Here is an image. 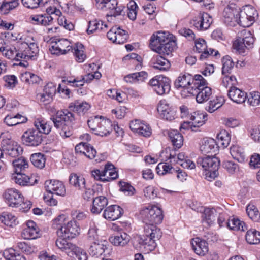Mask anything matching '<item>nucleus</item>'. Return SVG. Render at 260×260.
<instances>
[{
    "instance_id": "obj_37",
    "label": "nucleus",
    "mask_w": 260,
    "mask_h": 260,
    "mask_svg": "<svg viewBox=\"0 0 260 260\" xmlns=\"http://www.w3.org/2000/svg\"><path fill=\"white\" fill-rule=\"evenodd\" d=\"M153 67L154 69L162 71H166L170 67V63L165 57L161 55H157L155 61L153 62Z\"/></svg>"
},
{
    "instance_id": "obj_19",
    "label": "nucleus",
    "mask_w": 260,
    "mask_h": 260,
    "mask_svg": "<svg viewBox=\"0 0 260 260\" xmlns=\"http://www.w3.org/2000/svg\"><path fill=\"white\" fill-rule=\"evenodd\" d=\"M51 120L54 125L57 128H64L66 126H70L74 120V115H53Z\"/></svg>"
},
{
    "instance_id": "obj_63",
    "label": "nucleus",
    "mask_w": 260,
    "mask_h": 260,
    "mask_svg": "<svg viewBox=\"0 0 260 260\" xmlns=\"http://www.w3.org/2000/svg\"><path fill=\"white\" fill-rule=\"evenodd\" d=\"M217 138L223 147H227L231 140L229 133L225 130H222L217 135Z\"/></svg>"
},
{
    "instance_id": "obj_40",
    "label": "nucleus",
    "mask_w": 260,
    "mask_h": 260,
    "mask_svg": "<svg viewBox=\"0 0 260 260\" xmlns=\"http://www.w3.org/2000/svg\"><path fill=\"white\" fill-rule=\"evenodd\" d=\"M176 46V42L171 40L170 38H168V40L164 43L162 47L160 48L157 53L159 54H162L164 56L171 55L172 51Z\"/></svg>"
},
{
    "instance_id": "obj_4",
    "label": "nucleus",
    "mask_w": 260,
    "mask_h": 260,
    "mask_svg": "<svg viewBox=\"0 0 260 260\" xmlns=\"http://www.w3.org/2000/svg\"><path fill=\"white\" fill-rule=\"evenodd\" d=\"M203 77L200 75H196L193 77L189 73L181 74L174 83L175 87L179 89L180 88L186 89L190 94L196 93L193 89L201 84V80Z\"/></svg>"
},
{
    "instance_id": "obj_61",
    "label": "nucleus",
    "mask_w": 260,
    "mask_h": 260,
    "mask_svg": "<svg viewBox=\"0 0 260 260\" xmlns=\"http://www.w3.org/2000/svg\"><path fill=\"white\" fill-rule=\"evenodd\" d=\"M138 7L134 1H130L127 4V16L132 20L136 18Z\"/></svg>"
},
{
    "instance_id": "obj_5",
    "label": "nucleus",
    "mask_w": 260,
    "mask_h": 260,
    "mask_svg": "<svg viewBox=\"0 0 260 260\" xmlns=\"http://www.w3.org/2000/svg\"><path fill=\"white\" fill-rule=\"evenodd\" d=\"M95 5L98 9L107 12V17H116L124 15L125 7L118 5L117 0H95Z\"/></svg>"
},
{
    "instance_id": "obj_44",
    "label": "nucleus",
    "mask_w": 260,
    "mask_h": 260,
    "mask_svg": "<svg viewBox=\"0 0 260 260\" xmlns=\"http://www.w3.org/2000/svg\"><path fill=\"white\" fill-rule=\"evenodd\" d=\"M0 220L6 225L11 227L18 223L17 217L8 212H3L0 216Z\"/></svg>"
},
{
    "instance_id": "obj_2",
    "label": "nucleus",
    "mask_w": 260,
    "mask_h": 260,
    "mask_svg": "<svg viewBox=\"0 0 260 260\" xmlns=\"http://www.w3.org/2000/svg\"><path fill=\"white\" fill-rule=\"evenodd\" d=\"M52 227L56 230L57 236L64 239H72L79 234L80 229L75 221L67 220L63 214L53 221Z\"/></svg>"
},
{
    "instance_id": "obj_41",
    "label": "nucleus",
    "mask_w": 260,
    "mask_h": 260,
    "mask_svg": "<svg viewBox=\"0 0 260 260\" xmlns=\"http://www.w3.org/2000/svg\"><path fill=\"white\" fill-rule=\"evenodd\" d=\"M173 162L179 164L183 168L186 169H192L196 167L194 162L185 158V154L183 152L179 153L177 155V160L174 159Z\"/></svg>"
},
{
    "instance_id": "obj_16",
    "label": "nucleus",
    "mask_w": 260,
    "mask_h": 260,
    "mask_svg": "<svg viewBox=\"0 0 260 260\" xmlns=\"http://www.w3.org/2000/svg\"><path fill=\"white\" fill-rule=\"evenodd\" d=\"M212 22V18L207 13H200L193 19V25L199 30H204L208 29Z\"/></svg>"
},
{
    "instance_id": "obj_58",
    "label": "nucleus",
    "mask_w": 260,
    "mask_h": 260,
    "mask_svg": "<svg viewBox=\"0 0 260 260\" xmlns=\"http://www.w3.org/2000/svg\"><path fill=\"white\" fill-rule=\"evenodd\" d=\"M243 8L252 25L258 18V12L254 7L250 5H246Z\"/></svg>"
},
{
    "instance_id": "obj_12",
    "label": "nucleus",
    "mask_w": 260,
    "mask_h": 260,
    "mask_svg": "<svg viewBox=\"0 0 260 260\" xmlns=\"http://www.w3.org/2000/svg\"><path fill=\"white\" fill-rule=\"evenodd\" d=\"M239 11V7L234 3L229 4L223 12L224 23L229 25H234V22H237Z\"/></svg>"
},
{
    "instance_id": "obj_11",
    "label": "nucleus",
    "mask_w": 260,
    "mask_h": 260,
    "mask_svg": "<svg viewBox=\"0 0 260 260\" xmlns=\"http://www.w3.org/2000/svg\"><path fill=\"white\" fill-rule=\"evenodd\" d=\"M4 196L9 206L12 207H19L23 200V196L21 193L13 188L7 189Z\"/></svg>"
},
{
    "instance_id": "obj_53",
    "label": "nucleus",
    "mask_w": 260,
    "mask_h": 260,
    "mask_svg": "<svg viewBox=\"0 0 260 260\" xmlns=\"http://www.w3.org/2000/svg\"><path fill=\"white\" fill-rule=\"evenodd\" d=\"M30 160L34 166L42 169L45 166L46 159L43 154L39 153L32 154Z\"/></svg>"
},
{
    "instance_id": "obj_13",
    "label": "nucleus",
    "mask_w": 260,
    "mask_h": 260,
    "mask_svg": "<svg viewBox=\"0 0 260 260\" xmlns=\"http://www.w3.org/2000/svg\"><path fill=\"white\" fill-rule=\"evenodd\" d=\"M45 187L47 192L60 196H64L66 193L65 186L62 182L57 180L46 181Z\"/></svg>"
},
{
    "instance_id": "obj_59",
    "label": "nucleus",
    "mask_w": 260,
    "mask_h": 260,
    "mask_svg": "<svg viewBox=\"0 0 260 260\" xmlns=\"http://www.w3.org/2000/svg\"><path fill=\"white\" fill-rule=\"evenodd\" d=\"M208 115H191L190 120L194 127H199L203 125L207 120Z\"/></svg>"
},
{
    "instance_id": "obj_22",
    "label": "nucleus",
    "mask_w": 260,
    "mask_h": 260,
    "mask_svg": "<svg viewBox=\"0 0 260 260\" xmlns=\"http://www.w3.org/2000/svg\"><path fill=\"white\" fill-rule=\"evenodd\" d=\"M192 249L199 255L203 256L208 252V244L204 240L199 237L193 238L191 241Z\"/></svg>"
},
{
    "instance_id": "obj_21",
    "label": "nucleus",
    "mask_w": 260,
    "mask_h": 260,
    "mask_svg": "<svg viewBox=\"0 0 260 260\" xmlns=\"http://www.w3.org/2000/svg\"><path fill=\"white\" fill-rule=\"evenodd\" d=\"M11 179L20 186H31L37 182V179H33L32 176L30 177L22 172L13 174Z\"/></svg>"
},
{
    "instance_id": "obj_26",
    "label": "nucleus",
    "mask_w": 260,
    "mask_h": 260,
    "mask_svg": "<svg viewBox=\"0 0 260 260\" xmlns=\"http://www.w3.org/2000/svg\"><path fill=\"white\" fill-rule=\"evenodd\" d=\"M2 53L3 56L9 59L20 61L22 59L20 49L17 50L14 46L8 45Z\"/></svg>"
},
{
    "instance_id": "obj_30",
    "label": "nucleus",
    "mask_w": 260,
    "mask_h": 260,
    "mask_svg": "<svg viewBox=\"0 0 260 260\" xmlns=\"http://www.w3.org/2000/svg\"><path fill=\"white\" fill-rule=\"evenodd\" d=\"M110 241L114 246L123 247L127 245L130 240V236L126 233H122L111 236Z\"/></svg>"
},
{
    "instance_id": "obj_57",
    "label": "nucleus",
    "mask_w": 260,
    "mask_h": 260,
    "mask_svg": "<svg viewBox=\"0 0 260 260\" xmlns=\"http://www.w3.org/2000/svg\"><path fill=\"white\" fill-rule=\"evenodd\" d=\"M18 4V0H13L9 2H3L0 5V12L3 14H7L10 10L15 8Z\"/></svg>"
},
{
    "instance_id": "obj_28",
    "label": "nucleus",
    "mask_w": 260,
    "mask_h": 260,
    "mask_svg": "<svg viewBox=\"0 0 260 260\" xmlns=\"http://www.w3.org/2000/svg\"><path fill=\"white\" fill-rule=\"evenodd\" d=\"M228 95L233 102L237 103L244 102L246 98V93L235 86L231 87Z\"/></svg>"
},
{
    "instance_id": "obj_60",
    "label": "nucleus",
    "mask_w": 260,
    "mask_h": 260,
    "mask_svg": "<svg viewBox=\"0 0 260 260\" xmlns=\"http://www.w3.org/2000/svg\"><path fill=\"white\" fill-rule=\"evenodd\" d=\"M156 170L157 173L161 175H165L167 173H173L176 171L171 165L167 163H159L157 165Z\"/></svg>"
},
{
    "instance_id": "obj_14",
    "label": "nucleus",
    "mask_w": 260,
    "mask_h": 260,
    "mask_svg": "<svg viewBox=\"0 0 260 260\" xmlns=\"http://www.w3.org/2000/svg\"><path fill=\"white\" fill-rule=\"evenodd\" d=\"M73 47L71 42L66 39H61L56 41L49 50L52 54L59 55L67 53Z\"/></svg>"
},
{
    "instance_id": "obj_1",
    "label": "nucleus",
    "mask_w": 260,
    "mask_h": 260,
    "mask_svg": "<svg viewBox=\"0 0 260 260\" xmlns=\"http://www.w3.org/2000/svg\"><path fill=\"white\" fill-rule=\"evenodd\" d=\"M143 222L144 234L139 236L137 241L140 244V248L145 249L146 252L153 250L156 246V241L162 236L160 230L155 224H159L163 219L161 210L156 206H149L141 211Z\"/></svg>"
},
{
    "instance_id": "obj_18",
    "label": "nucleus",
    "mask_w": 260,
    "mask_h": 260,
    "mask_svg": "<svg viewBox=\"0 0 260 260\" xmlns=\"http://www.w3.org/2000/svg\"><path fill=\"white\" fill-rule=\"evenodd\" d=\"M67 239L59 237L56 240V246L57 247L64 252L67 255L71 257H74L75 251L76 249V246L73 243L68 241Z\"/></svg>"
},
{
    "instance_id": "obj_45",
    "label": "nucleus",
    "mask_w": 260,
    "mask_h": 260,
    "mask_svg": "<svg viewBox=\"0 0 260 260\" xmlns=\"http://www.w3.org/2000/svg\"><path fill=\"white\" fill-rule=\"evenodd\" d=\"M226 223V226L231 230H240L242 231H245L247 230V226L245 223L237 218H233L231 219H228Z\"/></svg>"
},
{
    "instance_id": "obj_31",
    "label": "nucleus",
    "mask_w": 260,
    "mask_h": 260,
    "mask_svg": "<svg viewBox=\"0 0 260 260\" xmlns=\"http://www.w3.org/2000/svg\"><path fill=\"white\" fill-rule=\"evenodd\" d=\"M148 77V74L145 71L136 72L127 75L124 77V80L131 84L144 81Z\"/></svg>"
},
{
    "instance_id": "obj_27",
    "label": "nucleus",
    "mask_w": 260,
    "mask_h": 260,
    "mask_svg": "<svg viewBox=\"0 0 260 260\" xmlns=\"http://www.w3.org/2000/svg\"><path fill=\"white\" fill-rule=\"evenodd\" d=\"M106 241L98 240L90 243L89 248V253L92 256H98L102 255L107 248Z\"/></svg>"
},
{
    "instance_id": "obj_6",
    "label": "nucleus",
    "mask_w": 260,
    "mask_h": 260,
    "mask_svg": "<svg viewBox=\"0 0 260 260\" xmlns=\"http://www.w3.org/2000/svg\"><path fill=\"white\" fill-rule=\"evenodd\" d=\"M243 37H239L233 43V48L240 54H243L246 49L253 48L254 39L249 31H243Z\"/></svg>"
},
{
    "instance_id": "obj_48",
    "label": "nucleus",
    "mask_w": 260,
    "mask_h": 260,
    "mask_svg": "<svg viewBox=\"0 0 260 260\" xmlns=\"http://www.w3.org/2000/svg\"><path fill=\"white\" fill-rule=\"evenodd\" d=\"M72 51L78 62H82L84 61L86 55L84 53V46L83 44L79 43H76L75 46L72 48Z\"/></svg>"
},
{
    "instance_id": "obj_23",
    "label": "nucleus",
    "mask_w": 260,
    "mask_h": 260,
    "mask_svg": "<svg viewBox=\"0 0 260 260\" xmlns=\"http://www.w3.org/2000/svg\"><path fill=\"white\" fill-rule=\"evenodd\" d=\"M0 138L2 139L1 146L5 154H7L12 148L15 147L18 144L16 142L11 140L10 134L7 132L2 133Z\"/></svg>"
},
{
    "instance_id": "obj_36",
    "label": "nucleus",
    "mask_w": 260,
    "mask_h": 260,
    "mask_svg": "<svg viewBox=\"0 0 260 260\" xmlns=\"http://www.w3.org/2000/svg\"><path fill=\"white\" fill-rule=\"evenodd\" d=\"M168 134L172 144L176 148L179 149L182 146L183 136L177 130L171 129L168 132Z\"/></svg>"
},
{
    "instance_id": "obj_8",
    "label": "nucleus",
    "mask_w": 260,
    "mask_h": 260,
    "mask_svg": "<svg viewBox=\"0 0 260 260\" xmlns=\"http://www.w3.org/2000/svg\"><path fill=\"white\" fill-rule=\"evenodd\" d=\"M23 143L26 146L36 147L43 141V136L38 129L29 128L24 132L21 136Z\"/></svg>"
},
{
    "instance_id": "obj_15",
    "label": "nucleus",
    "mask_w": 260,
    "mask_h": 260,
    "mask_svg": "<svg viewBox=\"0 0 260 260\" xmlns=\"http://www.w3.org/2000/svg\"><path fill=\"white\" fill-rule=\"evenodd\" d=\"M168 38L165 32L158 31L153 34L150 38V47L153 51L157 52L164 43L168 40Z\"/></svg>"
},
{
    "instance_id": "obj_35",
    "label": "nucleus",
    "mask_w": 260,
    "mask_h": 260,
    "mask_svg": "<svg viewBox=\"0 0 260 260\" xmlns=\"http://www.w3.org/2000/svg\"><path fill=\"white\" fill-rule=\"evenodd\" d=\"M34 125L36 128V129L39 130L41 134H49L52 128L51 123L46 121L42 118L36 119L34 121Z\"/></svg>"
},
{
    "instance_id": "obj_42",
    "label": "nucleus",
    "mask_w": 260,
    "mask_h": 260,
    "mask_svg": "<svg viewBox=\"0 0 260 260\" xmlns=\"http://www.w3.org/2000/svg\"><path fill=\"white\" fill-rule=\"evenodd\" d=\"M3 256L7 260H26L25 256L12 248L5 250Z\"/></svg>"
},
{
    "instance_id": "obj_38",
    "label": "nucleus",
    "mask_w": 260,
    "mask_h": 260,
    "mask_svg": "<svg viewBox=\"0 0 260 260\" xmlns=\"http://www.w3.org/2000/svg\"><path fill=\"white\" fill-rule=\"evenodd\" d=\"M30 19L34 21V24L47 26L52 24L53 18L50 15H36L31 16Z\"/></svg>"
},
{
    "instance_id": "obj_56",
    "label": "nucleus",
    "mask_w": 260,
    "mask_h": 260,
    "mask_svg": "<svg viewBox=\"0 0 260 260\" xmlns=\"http://www.w3.org/2000/svg\"><path fill=\"white\" fill-rule=\"evenodd\" d=\"M224 102V99L222 97H218L216 100L210 101L209 106L206 107V110L209 113H213L221 107Z\"/></svg>"
},
{
    "instance_id": "obj_25",
    "label": "nucleus",
    "mask_w": 260,
    "mask_h": 260,
    "mask_svg": "<svg viewBox=\"0 0 260 260\" xmlns=\"http://www.w3.org/2000/svg\"><path fill=\"white\" fill-rule=\"evenodd\" d=\"M91 106L89 104L86 102H79L76 101L71 103L69 106V111L67 114H72V112H77L85 113L90 109Z\"/></svg>"
},
{
    "instance_id": "obj_47",
    "label": "nucleus",
    "mask_w": 260,
    "mask_h": 260,
    "mask_svg": "<svg viewBox=\"0 0 260 260\" xmlns=\"http://www.w3.org/2000/svg\"><path fill=\"white\" fill-rule=\"evenodd\" d=\"M157 110L159 114H170L177 113L176 107H171L166 100H161L158 104Z\"/></svg>"
},
{
    "instance_id": "obj_51",
    "label": "nucleus",
    "mask_w": 260,
    "mask_h": 260,
    "mask_svg": "<svg viewBox=\"0 0 260 260\" xmlns=\"http://www.w3.org/2000/svg\"><path fill=\"white\" fill-rule=\"evenodd\" d=\"M238 19L237 23L243 27H248L251 25V21H249L248 15L244 10L243 7L241 9L239 7V11L238 12Z\"/></svg>"
},
{
    "instance_id": "obj_20",
    "label": "nucleus",
    "mask_w": 260,
    "mask_h": 260,
    "mask_svg": "<svg viewBox=\"0 0 260 260\" xmlns=\"http://www.w3.org/2000/svg\"><path fill=\"white\" fill-rule=\"evenodd\" d=\"M22 59H32L36 57L39 52L37 44L35 43H30L29 44L26 43L22 44L20 49Z\"/></svg>"
},
{
    "instance_id": "obj_10",
    "label": "nucleus",
    "mask_w": 260,
    "mask_h": 260,
    "mask_svg": "<svg viewBox=\"0 0 260 260\" xmlns=\"http://www.w3.org/2000/svg\"><path fill=\"white\" fill-rule=\"evenodd\" d=\"M196 50L199 53H202L200 55V59L204 60L206 58L212 57L217 56L219 55L218 51H216L212 48H207L205 41L203 39H199L195 42Z\"/></svg>"
},
{
    "instance_id": "obj_43",
    "label": "nucleus",
    "mask_w": 260,
    "mask_h": 260,
    "mask_svg": "<svg viewBox=\"0 0 260 260\" xmlns=\"http://www.w3.org/2000/svg\"><path fill=\"white\" fill-rule=\"evenodd\" d=\"M230 153L234 159L240 162H243L245 159V153L243 149L238 145H233L230 148Z\"/></svg>"
},
{
    "instance_id": "obj_9",
    "label": "nucleus",
    "mask_w": 260,
    "mask_h": 260,
    "mask_svg": "<svg viewBox=\"0 0 260 260\" xmlns=\"http://www.w3.org/2000/svg\"><path fill=\"white\" fill-rule=\"evenodd\" d=\"M200 82L201 84L199 86L193 89V92L196 93L192 94L196 95V100L198 103H202L209 99L212 94V90L210 87L207 86V81L203 77Z\"/></svg>"
},
{
    "instance_id": "obj_29",
    "label": "nucleus",
    "mask_w": 260,
    "mask_h": 260,
    "mask_svg": "<svg viewBox=\"0 0 260 260\" xmlns=\"http://www.w3.org/2000/svg\"><path fill=\"white\" fill-rule=\"evenodd\" d=\"M214 139L211 138H204L200 146V150L203 153H209L215 152L217 146Z\"/></svg>"
},
{
    "instance_id": "obj_54",
    "label": "nucleus",
    "mask_w": 260,
    "mask_h": 260,
    "mask_svg": "<svg viewBox=\"0 0 260 260\" xmlns=\"http://www.w3.org/2000/svg\"><path fill=\"white\" fill-rule=\"evenodd\" d=\"M246 213L249 217L254 221L260 219V213L257 207L253 204H249L246 207Z\"/></svg>"
},
{
    "instance_id": "obj_7",
    "label": "nucleus",
    "mask_w": 260,
    "mask_h": 260,
    "mask_svg": "<svg viewBox=\"0 0 260 260\" xmlns=\"http://www.w3.org/2000/svg\"><path fill=\"white\" fill-rule=\"evenodd\" d=\"M170 80L163 76H156L149 82V85L159 95L168 93L171 89Z\"/></svg>"
},
{
    "instance_id": "obj_32",
    "label": "nucleus",
    "mask_w": 260,
    "mask_h": 260,
    "mask_svg": "<svg viewBox=\"0 0 260 260\" xmlns=\"http://www.w3.org/2000/svg\"><path fill=\"white\" fill-rule=\"evenodd\" d=\"M70 185L79 190H84L86 186V181L84 177L76 174H71L69 177Z\"/></svg>"
},
{
    "instance_id": "obj_52",
    "label": "nucleus",
    "mask_w": 260,
    "mask_h": 260,
    "mask_svg": "<svg viewBox=\"0 0 260 260\" xmlns=\"http://www.w3.org/2000/svg\"><path fill=\"white\" fill-rule=\"evenodd\" d=\"M222 75L230 74L231 73V70L233 69L235 65V63L231 57L229 55L225 56L222 58Z\"/></svg>"
},
{
    "instance_id": "obj_33",
    "label": "nucleus",
    "mask_w": 260,
    "mask_h": 260,
    "mask_svg": "<svg viewBox=\"0 0 260 260\" xmlns=\"http://www.w3.org/2000/svg\"><path fill=\"white\" fill-rule=\"evenodd\" d=\"M100 117L102 118L100 120L98 132H95V134L101 136H107L110 134V129H111V122L109 119H106L102 116Z\"/></svg>"
},
{
    "instance_id": "obj_34",
    "label": "nucleus",
    "mask_w": 260,
    "mask_h": 260,
    "mask_svg": "<svg viewBox=\"0 0 260 260\" xmlns=\"http://www.w3.org/2000/svg\"><path fill=\"white\" fill-rule=\"evenodd\" d=\"M104 182L110 181L118 177V173L114 166L111 164H107L103 169Z\"/></svg>"
},
{
    "instance_id": "obj_24",
    "label": "nucleus",
    "mask_w": 260,
    "mask_h": 260,
    "mask_svg": "<svg viewBox=\"0 0 260 260\" xmlns=\"http://www.w3.org/2000/svg\"><path fill=\"white\" fill-rule=\"evenodd\" d=\"M108 201L107 198L100 196L93 199L92 206L91 212L94 214H100L108 205Z\"/></svg>"
},
{
    "instance_id": "obj_50",
    "label": "nucleus",
    "mask_w": 260,
    "mask_h": 260,
    "mask_svg": "<svg viewBox=\"0 0 260 260\" xmlns=\"http://www.w3.org/2000/svg\"><path fill=\"white\" fill-rule=\"evenodd\" d=\"M21 80L22 82L30 84H39L41 79L37 75L29 72L21 74Z\"/></svg>"
},
{
    "instance_id": "obj_55",
    "label": "nucleus",
    "mask_w": 260,
    "mask_h": 260,
    "mask_svg": "<svg viewBox=\"0 0 260 260\" xmlns=\"http://www.w3.org/2000/svg\"><path fill=\"white\" fill-rule=\"evenodd\" d=\"M13 165L15 170V173H21L26 168H28V162L24 158H20L13 160Z\"/></svg>"
},
{
    "instance_id": "obj_39",
    "label": "nucleus",
    "mask_w": 260,
    "mask_h": 260,
    "mask_svg": "<svg viewBox=\"0 0 260 260\" xmlns=\"http://www.w3.org/2000/svg\"><path fill=\"white\" fill-rule=\"evenodd\" d=\"M216 210L213 208H204L202 215V222L207 225H211L215 220Z\"/></svg>"
},
{
    "instance_id": "obj_3",
    "label": "nucleus",
    "mask_w": 260,
    "mask_h": 260,
    "mask_svg": "<svg viewBox=\"0 0 260 260\" xmlns=\"http://www.w3.org/2000/svg\"><path fill=\"white\" fill-rule=\"evenodd\" d=\"M197 165L206 172V178L208 181H212L219 175L220 160L217 157L214 156L200 157L197 159Z\"/></svg>"
},
{
    "instance_id": "obj_62",
    "label": "nucleus",
    "mask_w": 260,
    "mask_h": 260,
    "mask_svg": "<svg viewBox=\"0 0 260 260\" xmlns=\"http://www.w3.org/2000/svg\"><path fill=\"white\" fill-rule=\"evenodd\" d=\"M22 236L26 239H34L39 237L38 229L24 228L22 232Z\"/></svg>"
},
{
    "instance_id": "obj_46",
    "label": "nucleus",
    "mask_w": 260,
    "mask_h": 260,
    "mask_svg": "<svg viewBox=\"0 0 260 260\" xmlns=\"http://www.w3.org/2000/svg\"><path fill=\"white\" fill-rule=\"evenodd\" d=\"M246 240L250 244H257L260 243V232L253 229L247 231Z\"/></svg>"
},
{
    "instance_id": "obj_17",
    "label": "nucleus",
    "mask_w": 260,
    "mask_h": 260,
    "mask_svg": "<svg viewBox=\"0 0 260 260\" xmlns=\"http://www.w3.org/2000/svg\"><path fill=\"white\" fill-rule=\"evenodd\" d=\"M123 214V209L116 205L106 207L103 212V217L107 220L114 221L120 218Z\"/></svg>"
},
{
    "instance_id": "obj_64",
    "label": "nucleus",
    "mask_w": 260,
    "mask_h": 260,
    "mask_svg": "<svg viewBox=\"0 0 260 260\" xmlns=\"http://www.w3.org/2000/svg\"><path fill=\"white\" fill-rule=\"evenodd\" d=\"M248 102L252 106H256L260 103V92L253 91L250 92L248 97Z\"/></svg>"
},
{
    "instance_id": "obj_49",
    "label": "nucleus",
    "mask_w": 260,
    "mask_h": 260,
    "mask_svg": "<svg viewBox=\"0 0 260 260\" xmlns=\"http://www.w3.org/2000/svg\"><path fill=\"white\" fill-rule=\"evenodd\" d=\"M99 26H101L100 30H101L106 29L108 27L107 25L104 24L102 21L94 19L89 22L88 28L86 30L87 33L90 34L99 30Z\"/></svg>"
}]
</instances>
